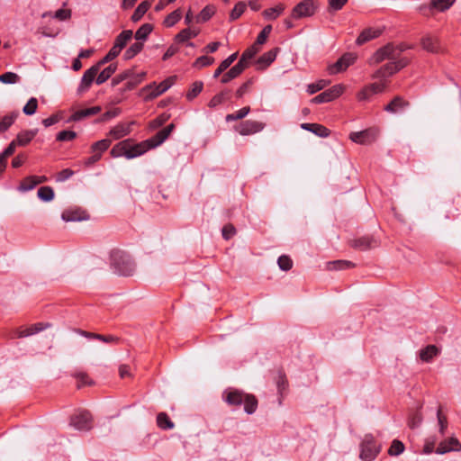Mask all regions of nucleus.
<instances>
[{"instance_id": "obj_39", "label": "nucleus", "mask_w": 461, "mask_h": 461, "mask_svg": "<svg viewBox=\"0 0 461 461\" xmlns=\"http://www.w3.org/2000/svg\"><path fill=\"white\" fill-rule=\"evenodd\" d=\"M132 31L125 30L122 31L114 41V44L120 47L122 50L126 46L127 42L132 38Z\"/></svg>"}, {"instance_id": "obj_61", "label": "nucleus", "mask_w": 461, "mask_h": 461, "mask_svg": "<svg viewBox=\"0 0 461 461\" xmlns=\"http://www.w3.org/2000/svg\"><path fill=\"white\" fill-rule=\"evenodd\" d=\"M253 84V79L250 78L243 83L236 91V95L238 98H241L247 92H249L251 85Z\"/></svg>"}, {"instance_id": "obj_56", "label": "nucleus", "mask_w": 461, "mask_h": 461, "mask_svg": "<svg viewBox=\"0 0 461 461\" xmlns=\"http://www.w3.org/2000/svg\"><path fill=\"white\" fill-rule=\"evenodd\" d=\"M328 84H329V81H327V80H324V79L319 80L316 83L308 85L307 91L310 95L315 94L316 92L323 89Z\"/></svg>"}, {"instance_id": "obj_13", "label": "nucleus", "mask_w": 461, "mask_h": 461, "mask_svg": "<svg viewBox=\"0 0 461 461\" xmlns=\"http://www.w3.org/2000/svg\"><path fill=\"white\" fill-rule=\"evenodd\" d=\"M265 128V123L258 121L248 120L242 122L238 126L235 127L236 131H238L242 136L251 135L261 131Z\"/></svg>"}, {"instance_id": "obj_6", "label": "nucleus", "mask_w": 461, "mask_h": 461, "mask_svg": "<svg viewBox=\"0 0 461 461\" xmlns=\"http://www.w3.org/2000/svg\"><path fill=\"white\" fill-rule=\"evenodd\" d=\"M380 450L381 447L375 443L373 436L366 435L360 445L359 457L363 461H372L376 457Z\"/></svg>"}, {"instance_id": "obj_24", "label": "nucleus", "mask_w": 461, "mask_h": 461, "mask_svg": "<svg viewBox=\"0 0 461 461\" xmlns=\"http://www.w3.org/2000/svg\"><path fill=\"white\" fill-rule=\"evenodd\" d=\"M246 393L239 390H229L224 392V400L230 405L239 406L243 402Z\"/></svg>"}, {"instance_id": "obj_43", "label": "nucleus", "mask_w": 461, "mask_h": 461, "mask_svg": "<svg viewBox=\"0 0 461 461\" xmlns=\"http://www.w3.org/2000/svg\"><path fill=\"white\" fill-rule=\"evenodd\" d=\"M37 194L38 197L44 202H50L54 198V191L50 186L40 187Z\"/></svg>"}, {"instance_id": "obj_60", "label": "nucleus", "mask_w": 461, "mask_h": 461, "mask_svg": "<svg viewBox=\"0 0 461 461\" xmlns=\"http://www.w3.org/2000/svg\"><path fill=\"white\" fill-rule=\"evenodd\" d=\"M214 62V59L209 56H201L194 61V67L203 68L212 65Z\"/></svg>"}, {"instance_id": "obj_32", "label": "nucleus", "mask_w": 461, "mask_h": 461, "mask_svg": "<svg viewBox=\"0 0 461 461\" xmlns=\"http://www.w3.org/2000/svg\"><path fill=\"white\" fill-rule=\"evenodd\" d=\"M215 6L214 5H206L198 15L195 17V22L197 23H203L209 21L212 15L215 14Z\"/></svg>"}, {"instance_id": "obj_17", "label": "nucleus", "mask_w": 461, "mask_h": 461, "mask_svg": "<svg viewBox=\"0 0 461 461\" xmlns=\"http://www.w3.org/2000/svg\"><path fill=\"white\" fill-rule=\"evenodd\" d=\"M134 123H135V122H120L110 130L109 135L113 140H120L131 133V125H133Z\"/></svg>"}, {"instance_id": "obj_63", "label": "nucleus", "mask_w": 461, "mask_h": 461, "mask_svg": "<svg viewBox=\"0 0 461 461\" xmlns=\"http://www.w3.org/2000/svg\"><path fill=\"white\" fill-rule=\"evenodd\" d=\"M131 75V70H126V71H124V72H122L121 74H118L116 77H114L112 79V86H115L119 85L122 81L128 79Z\"/></svg>"}, {"instance_id": "obj_10", "label": "nucleus", "mask_w": 461, "mask_h": 461, "mask_svg": "<svg viewBox=\"0 0 461 461\" xmlns=\"http://www.w3.org/2000/svg\"><path fill=\"white\" fill-rule=\"evenodd\" d=\"M357 56L348 52L342 55L333 65L329 67V73L331 75L345 71L349 66L355 63Z\"/></svg>"}, {"instance_id": "obj_44", "label": "nucleus", "mask_w": 461, "mask_h": 461, "mask_svg": "<svg viewBox=\"0 0 461 461\" xmlns=\"http://www.w3.org/2000/svg\"><path fill=\"white\" fill-rule=\"evenodd\" d=\"M404 449V444L401 440L393 439L388 449V454L392 456H396L403 453Z\"/></svg>"}, {"instance_id": "obj_11", "label": "nucleus", "mask_w": 461, "mask_h": 461, "mask_svg": "<svg viewBox=\"0 0 461 461\" xmlns=\"http://www.w3.org/2000/svg\"><path fill=\"white\" fill-rule=\"evenodd\" d=\"M315 14V6L312 0H304L296 5L292 11V17L301 19Z\"/></svg>"}, {"instance_id": "obj_28", "label": "nucleus", "mask_w": 461, "mask_h": 461, "mask_svg": "<svg viewBox=\"0 0 461 461\" xmlns=\"http://www.w3.org/2000/svg\"><path fill=\"white\" fill-rule=\"evenodd\" d=\"M129 146V140H125L115 144L110 151L113 158H119L124 156L127 158V149Z\"/></svg>"}, {"instance_id": "obj_62", "label": "nucleus", "mask_w": 461, "mask_h": 461, "mask_svg": "<svg viewBox=\"0 0 461 461\" xmlns=\"http://www.w3.org/2000/svg\"><path fill=\"white\" fill-rule=\"evenodd\" d=\"M258 51L259 48L258 47V44L254 43L242 53L243 59H251Z\"/></svg>"}, {"instance_id": "obj_26", "label": "nucleus", "mask_w": 461, "mask_h": 461, "mask_svg": "<svg viewBox=\"0 0 461 461\" xmlns=\"http://www.w3.org/2000/svg\"><path fill=\"white\" fill-rule=\"evenodd\" d=\"M230 90H223L219 94L215 95L208 103L210 108H216L217 106L223 104L230 98Z\"/></svg>"}, {"instance_id": "obj_2", "label": "nucleus", "mask_w": 461, "mask_h": 461, "mask_svg": "<svg viewBox=\"0 0 461 461\" xmlns=\"http://www.w3.org/2000/svg\"><path fill=\"white\" fill-rule=\"evenodd\" d=\"M407 47L402 45H394L388 43L382 48L378 49L369 59L368 62L370 65H377L385 59L394 60L399 58V55L402 53Z\"/></svg>"}, {"instance_id": "obj_20", "label": "nucleus", "mask_w": 461, "mask_h": 461, "mask_svg": "<svg viewBox=\"0 0 461 461\" xmlns=\"http://www.w3.org/2000/svg\"><path fill=\"white\" fill-rule=\"evenodd\" d=\"M278 50V48H275L261 55L256 61L257 68L258 70L267 68L276 59Z\"/></svg>"}, {"instance_id": "obj_54", "label": "nucleus", "mask_w": 461, "mask_h": 461, "mask_svg": "<svg viewBox=\"0 0 461 461\" xmlns=\"http://www.w3.org/2000/svg\"><path fill=\"white\" fill-rule=\"evenodd\" d=\"M77 138V132L74 131H61L57 134L58 141H70Z\"/></svg>"}, {"instance_id": "obj_38", "label": "nucleus", "mask_w": 461, "mask_h": 461, "mask_svg": "<svg viewBox=\"0 0 461 461\" xmlns=\"http://www.w3.org/2000/svg\"><path fill=\"white\" fill-rule=\"evenodd\" d=\"M150 7V3L149 1H143L140 3L138 7L135 9L134 13L131 15V20L133 22L140 21L143 15L146 14V12Z\"/></svg>"}, {"instance_id": "obj_58", "label": "nucleus", "mask_w": 461, "mask_h": 461, "mask_svg": "<svg viewBox=\"0 0 461 461\" xmlns=\"http://www.w3.org/2000/svg\"><path fill=\"white\" fill-rule=\"evenodd\" d=\"M70 17H71V10L70 9L60 8L53 14V18L59 20V21H61V22L67 21V20L70 19Z\"/></svg>"}, {"instance_id": "obj_5", "label": "nucleus", "mask_w": 461, "mask_h": 461, "mask_svg": "<svg viewBox=\"0 0 461 461\" xmlns=\"http://www.w3.org/2000/svg\"><path fill=\"white\" fill-rule=\"evenodd\" d=\"M69 425L79 431H88L93 428L92 414L86 410L75 412L70 417Z\"/></svg>"}, {"instance_id": "obj_64", "label": "nucleus", "mask_w": 461, "mask_h": 461, "mask_svg": "<svg viewBox=\"0 0 461 461\" xmlns=\"http://www.w3.org/2000/svg\"><path fill=\"white\" fill-rule=\"evenodd\" d=\"M17 146H18V145H17V142H15V140H12V141L10 142V144L7 146V148H6V149H5V150L0 154V157H1L2 158H4L5 160H6V158H7L9 156H11V155H13V154H14V150H15V149H16V147H17Z\"/></svg>"}, {"instance_id": "obj_18", "label": "nucleus", "mask_w": 461, "mask_h": 461, "mask_svg": "<svg viewBox=\"0 0 461 461\" xmlns=\"http://www.w3.org/2000/svg\"><path fill=\"white\" fill-rule=\"evenodd\" d=\"M61 218L65 221H81L88 220L89 215L80 209H69L62 212Z\"/></svg>"}, {"instance_id": "obj_31", "label": "nucleus", "mask_w": 461, "mask_h": 461, "mask_svg": "<svg viewBox=\"0 0 461 461\" xmlns=\"http://www.w3.org/2000/svg\"><path fill=\"white\" fill-rule=\"evenodd\" d=\"M285 5L278 4L275 7L268 8L263 11L262 15L267 20H276L285 11Z\"/></svg>"}, {"instance_id": "obj_45", "label": "nucleus", "mask_w": 461, "mask_h": 461, "mask_svg": "<svg viewBox=\"0 0 461 461\" xmlns=\"http://www.w3.org/2000/svg\"><path fill=\"white\" fill-rule=\"evenodd\" d=\"M182 16V12L180 9H176L170 13L164 20V24L166 27H172L174 26Z\"/></svg>"}, {"instance_id": "obj_16", "label": "nucleus", "mask_w": 461, "mask_h": 461, "mask_svg": "<svg viewBox=\"0 0 461 461\" xmlns=\"http://www.w3.org/2000/svg\"><path fill=\"white\" fill-rule=\"evenodd\" d=\"M380 27H368L364 29L356 40V44L361 46L372 40L378 38L383 33Z\"/></svg>"}, {"instance_id": "obj_50", "label": "nucleus", "mask_w": 461, "mask_h": 461, "mask_svg": "<svg viewBox=\"0 0 461 461\" xmlns=\"http://www.w3.org/2000/svg\"><path fill=\"white\" fill-rule=\"evenodd\" d=\"M456 2V0H431V7L444 12L450 8V6Z\"/></svg>"}, {"instance_id": "obj_35", "label": "nucleus", "mask_w": 461, "mask_h": 461, "mask_svg": "<svg viewBox=\"0 0 461 461\" xmlns=\"http://www.w3.org/2000/svg\"><path fill=\"white\" fill-rule=\"evenodd\" d=\"M242 403H244V411L248 414L254 413L258 408V400L252 394H246Z\"/></svg>"}, {"instance_id": "obj_52", "label": "nucleus", "mask_w": 461, "mask_h": 461, "mask_svg": "<svg viewBox=\"0 0 461 461\" xmlns=\"http://www.w3.org/2000/svg\"><path fill=\"white\" fill-rule=\"evenodd\" d=\"M277 264L279 268L283 271H288L293 267V261L286 255L280 256L277 259Z\"/></svg>"}, {"instance_id": "obj_57", "label": "nucleus", "mask_w": 461, "mask_h": 461, "mask_svg": "<svg viewBox=\"0 0 461 461\" xmlns=\"http://www.w3.org/2000/svg\"><path fill=\"white\" fill-rule=\"evenodd\" d=\"M272 31V26L271 25H267L263 28V30L259 32V34L258 35L257 37V40H256V44L258 45H262L266 42L268 35L270 34Z\"/></svg>"}, {"instance_id": "obj_7", "label": "nucleus", "mask_w": 461, "mask_h": 461, "mask_svg": "<svg viewBox=\"0 0 461 461\" xmlns=\"http://www.w3.org/2000/svg\"><path fill=\"white\" fill-rule=\"evenodd\" d=\"M345 90V86L339 84L331 86L330 88L323 91L312 99L314 104L329 103L340 96Z\"/></svg>"}, {"instance_id": "obj_12", "label": "nucleus", "mask_w": 461, "mask_h": 461, "mask_svg": "<svg viewBox=\"0 0 461 461\" xmlns=\"http://www.w3.org/2000/svg\"><path fill=\"white\" fill-rule=\"evenodd\" d=\"M385 89L384 83H373L364 86L357 95V98L360 102L369 101L372 96L384 92Z\"/></svg>"}, {"instance_id": "obj_49", "label": "nucleus", "mask_w": 461, "mask_h": 461, "mask_svg": "<svg viewBox=\"0 0 461 461\" xmlns=\"http://www.w3.org/2000/svg\"><path fill=\"white\" fill-rule=\"evenodd\" d=\"M36 185L37 182H35V176H30L25 177L22 181L19 186V190L23 192H27L33 189Z\"/></svg>"}, {"instance_id": "obj_53", "label": "nucleus", "mask_w": 461, "mask_h": 461, "mask_svg": "<svg viewBox=\"0 0 461 461\" xmlns=\"http://www.w3.org/2000/svg\"><path fill=\"white\" fill-rule=\"evenodd\" d=\"M20 80V77L14 72H6L0 76V82L4 84H16Z\"/></svg>"}, {"instance_id": "obj_21", "label": "nucleus", "mask_w": 461, "mask_h": 461, "mask_svg": "<svg viewBox=\"0 0 461 461\" xmlns=\"http://www.w3.org/2000/svg\"><path fill=\"white\" fill-rule=\"evenodd\" d=\"M378 240L373 236H364L353 241L352 246L361 250H366L376 248L378 246Z\"/></svg>"}, {"instance_id": "obj_42", "label": "nucleus", "mask_w": 461, "mask_h": 461, "mask_svg": "<svg viewBox=\"0 0 461 461\" xmlns=\"http://www.w3.org/2000/svg\"><path fill=\"white\" fill-rule=\"evenodd\" d=\"M241 74L240 66H233L229 71L223 74L221 78L222 84H227Z\"/></svg>"}, {"instance_id": "obj_19", "label": "nucleus", "mask_w": 461, "mask_h": 461, "mask_svg": "<svg viewBox=\"0 0 461 461\" xmlns=\"http://www.w3.org/2000/svg\"><path fill=\"white\" fill-rule=\"evenodd\" d=\"M450 451H461V444L456 438H450L440 442L436 449V453L442 455Z\"/></svg>"}, {"instance_id": "obj_30", "label": "nucleus", "mask_w": 461, "mask_h": 461, "mask_svg": "<svg viewBox=\"0 0 461 461\" xmlns=\"http://www.w3.org/2000/svg\"><path fill=\"white\" fill-rule=\"evenodd\" d=\"M117 65L115 63L110 64L107 68H105L103 71H101L96 79L95 82L97 85H102L105 81H107L112 75L116 71Z\"/></svg>"}, {"instance_id": "obj_36", "label": "nucleus", "mask_w": 461, "mask_h": 461, "mask_svg": "<svg viewBox=\"0 0 461 461\" xmlns=\"http://www.w3.org/2000/svg\"><path fill=\"white\" fill-rule=\"evenodd\" d=\"M18 112H12L4 116L0 122V132L7 131L18 117Z\"/></svg>"}, {"instance_id": "obj_34", "label": "nucleus", "mask_w": 461, "mask_h": 461, "mask_svg": "<svg viewBox=\"0 0 461 461\" xmlns=\"http://www.w3.org/2000/svg\"><path fill=\"white\" fill-rule=\"evenodd\" d=\"M238 52H235L229 56L227 59L222 60L219 67L215 69L213 73V77L217 78L221 73H223L237 59Z\"/></svg>"}, {"instance_id": "obj_59", "label": "nucleus", "mask_w": 461, "mask_h": 461, "mask_svg": "<svg viewBox=\"0 0 461 461\" xmlns=\"http://www.w3.org/2000/svg\"><path fill=\"white\" fill-rule=\"evenodd\" d=\"M329 2V12H338L343 8L348 3V0H328Z\"/></svg>"}, {"instance_id": "obj_9", "label": "nucleus", "mask_w": 461, "mask_h": 461, "mask_svg": "<svg viewBox=\"0 0 461 461\" xmlns=\"http://www.w3.org/2000/svg\"><path fill=\"white\" fill-rule=\"evenodd\" d=\"M378 136V131L375 129H367L361 131L351 132L349 139L357 144L369 145L373 143Z\"/></svg>"}, {"instance_id": "obj_29", "label": "nucleus", "mask_w": 461, "mask_h": 461, "mask_svg": "<svg viewBox=\"0 0 461 461\" xmlns=\"http://www.w3.org/2000/svg\"><path fill=\"white\" fill-rule=\"evenodd\" d=\"M438 353L439 349L435 345H429L420 351V357L424 362H430Z\"/></svg>"}, {"instance_id": "obj_4", "label": "nucleus", "mask_w": 461, "mask_h": 461, "mask_svg": "<svg viewBox=\"0 0 461 461\" xmlns=\"http://www.w3.org/2000/svg\"><path fill=\"white\" fill-rule=\"evenodd\" d=\"M410 63V59L407 57H403L399 55L398 59L394 60H390L388 63L384 64L378 70L375 72L373 75L374 78H384L393 74L397 73L403 68H405Z\"/></svg>"}, {"instance_id": "obj_47", "label": "nucleus", "mask_w": 461, "mask_h": 461, "mask_svg": "<svg viewBox=\"0 0 461 461\" xmlns=\"http://www.w3.org/2000/svg\"><path fill=\"white\" fill-rule=\"evenodd\" d=\"M247 5L244 2L237 3L230 14V20L235 21L239 19L245 12Z\"/></svg>"}, {"instance_id": "obj_8", "label": "nucleus", "mask_w": 461, "mask_h": 461, "mask_svg": "<svg viewBox=\"0 0 461 461\" xmlns=\"http://www.w3.org/2000/svg\"><path fill=\"white\" fill-rule=\"evenodd\" d=\"M173 77H168L156 85V83L150 84L143 87L142 91L147 93L148 99H154L158 95L165 93L172 85H173Z\"/></svg>"}, {"instance_id": "obj_40", "label": "nucleus", "mask_w": 461, "mask_h": 461, "mask_svg": "<svg viewBox=\"0 0 461 461\" xmlns=\"http://www.w3.org/2000/svg\"><path fill=\"white\" fill-rule=\"evenodd\" d=\"M153 30V26L150 23L142 24L135 32V39L137 41H146L148 36Z\"/></svg>"}, {"instance_id": "obj_22", "label": "nucleus", "mask_w": 461, "mask_h": 461, "mask_svg": "<svg viewBox=\"0 0 461 461\" xmlns=\"http://www.w3.org/2000/svg\"><path fill=\"white\" fill-rule=\"evenodd\" d=\"M409 105L410 103L407 100L397 95L384 107V111L391 113H396L403 111L405 108L409 107Z\"/></svg>"}, {"instance_id": "obj_51", "label": "nucleus", "mask_w": 461, "mask_h": 461, "mask_svg": "<svg viewBox=\"0 0 461 461\" xmlns=\"http://www.w3.org/2000/svg\"><path fill=\"white\" fill-rule=\"evenodd\" d=\"M38 108V100L35 97H32L29 99L27 104L23 106V112L26 115H32L36 113Z\"/></svg>"}, {"instance_id": "obj_3", "label": "nucleus", "mask_w": 461, "mask_h": 461, "mask_svg": "<svg viewBox=\"0 0 461 461\" xmlns=\"http://www.w3.org/2000/svg\"><path fill=\"white\" fill-rule=\"evenodd\" d=\"M112 266L122 276H131L135 270V265L129 255L121 250H114L111 254Z\"/></svg>"}, {"instance_id": "obj_25", "label": "nucleus", "mask_w": 461, "mask_h": 461, "mask_svg": "<svg viewBox=\"0 0 461 461\" xmlns=\"http://www.w3.org/2000/svg\"><path fill=\"white\" fill-rule=\"evenodd\" d=\"M301 127L322 138H326L330 134V131L328 128L319 123H302Z\"/></svg>"}, {"instance_id": "obj_55", "label": "nucleus", "mask_w": 461, "mask_h": 461, "mask_svg": "<svg viewBox=\"0 0 461 461\" xmlns=\"http://www.w3.org/2000/svg\"><path fill=\"white\" fill-rule=\"evenodd\" d=\"M329 269H346L352 267L354 264L348 260H336L333 262H330Z\"/></svg>"}, {"instance_id": "obj_15", "label": "nucleus", "mask_w": 461, "mask_h": 461, "mask_svg": "<svg viewBox=\"0 0 461 461\" xmlns=\"http://www.w3.org/2000/svg\"><path fill=\"white\" fill-rule=\"evenodd\" d=\"M420 44L424 50L430 53H440L443 49L438 37L432 35H425L420 39Z\"/></svg>"}, {"instance_id": "obj_37", "label": "nucleus", "mask_w": 461, "mask_h": 461, "mask_svg": "<svg viewBox=\"0 0 461 461\" xmlns=\"http://www.w3.org/2000/svg\"><path fill=\"white\" fill-rule=\"evenodd\" d=\"M111 143H112V141L109 139H104V140H98L91 146V151L93 153L99 154L100 157H102L103 152H104L105 150L108 149Z\"/></svg>"}, {"instance_id": "obj_23", "label": "nucleus", "mask_w": 461, "mask_h": 461, "mask_svg": "<svg viewBox=\"0 0 461 461\" xmlns=\"http://www.w3.org/2000/svg\"><path fill=\"white\" fill-rule=\"evenodd\" d=\"M101 112L100 106H93L86 109H81L76 111L70 118L68 120V122H78L81 121L86 117H90L93 115H95Z\"/></svg>"}, {"instance_id": "obj_1", "label": "nucleus", "mask_w": 461, "mask_h": 461, "mask_svg": "<svg viewBox=\"0 0 461 461\" xmlns=\"http://www.w3.org/2000/svg\"><path fill=\"white\" fill-rule=\"evenodd\" d=\"M174 128H175V124L170 123L169 125H167V127H165L164 129H162L158 132H157L153 137H151L144 141H141L140 143L134 144V145H131V140L128 139L129 146L127 149V152H128L127 158L128 159L134 158L136 157H139V156L144 154L150 149H154V148L159 146L168 138V136L170 135V133L172 132Z\"/></svg>"}, {"instance_id": "obj_14", "label": "nucleus", "mask_w": 461, "mask_h": 461, "mask_svg": "<svg viewBox=\"0 0 461 461\" xmlns=\"http://www.w3.org/2000/svg\"><path fill=\"white\" fill-rule=\"evenodd\" d=\"M98 72V66H92L85 71L77 88L78 94H83L89 89Z\"/></svg>"}, {"instance_id": "obj_33", "label": "nucleus", "mask_w": 461, "mask_h": 461, "mask_svg": "<svg viewBox=\"0 0 461 461\" xmlns=\"http://www.w3.org/2000/svg\"><path fill=\"white\" fill-rule=\"evenodd\" d=\"M157 425L161 429H172L175 427L174 422L169 419L166 412H159L157 415Z\"/></svg>"}, {"instance_id": "obj_46", "label": "nucleus", "mask_w": 461, "mask_h": 461, "mask_svg": "<svg viewBox=\"0 0 461 461\" xmlns=\"http://www.w3.org/2000/svg\"><path fill=\"white\" fill-rule=\"evenodd\" d=\"M249 112H250V107L249 106H245V107L238 110L234 113L227 114L226 115V121L227 122H231V121L241 120L244 117H246L249 113Z\"/></svg>"}, {"instance_id": "obj_41", "label": "nucleus", "mask_w": 461, "mask_h": 461, "mask_svg": "<svg viewBox=\"0 0 461 461\" xmlns=\"http://www.w3.org/2000/svg\"><path fill=\"white\" fill-rule=\"evenodd\" d=\"M143 49V43L142 42H135L131 44L124 52L123 57L125 59H131L134 58L138 53H140Z\"/></svg>"}, {"instance_id": "obj_27", "label": "nucleus", "mask_w": 461, "mask_h": 461, "mask_svg": "<svg viewBox=\"0 0 461 461\" xmlns=\"http://www.w3.org/2000/svg\"><path fill=\"white\" fill-rule=\"evenodd\" d=\"M37 131H23L14 139L18 146H26L36 136Z\"/></svg>"}, {"instance_id": "obj_48", "label": "nucleus", "mask_w": 461, "mask_h": 461, "mask_svg": "<svg viewBox=\"0 0 461 461\" xmlns=\"http://www.w3.org/2000/svg\"><path fill=\"white\" fill-rule=\"evenodd\" d=\"M203 84L202 81H195L192 84L191 88L186 94V98L188 100H193L203 90Z\"/></svg>"}]
</instances>
